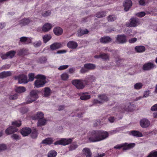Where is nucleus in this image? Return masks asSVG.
<instances>
[{"mask_svg":"<svg viewBox=\"0 0 157 157\" xmlns=\"http://www.w3.org/2000/svg\"><path fill=\"white\" fill-rule=\"evenodd\" d=\"M156 67V65L151 62H148L143 65L142 69L144 71H147L153 69Z\"/></svg>","mask_w":157,"mask_h":157,"instance_id":"nucleus-8","label":"nucleus"},{"mask_svg":"<svg viewBox=\"0 0 157 157\" xmlns=\"http://www.w3.org/2000/svg\"><path fill=\"white\" fill-rule=\"evenodd\" d=\"M11 75V72L10 71H3L0 73V78H2L8 76H10Z\"/></svg>","mask_w":157,"mask_h":157,"instance_id":"nucleus-26","label":"nucleus"},{"mask_svg":"<svg viewBox=\"0 0 157 157\" xmlns=\"http://www.w3.org/2000/svg\"><path fill=\"white\" fill-rule=\"evenodd\" d=\"M109 136V133L106 131L94 130L89 132L87 138L90 142H97L105 140Z\"/></svg>","mask_w":157,"mask_h":157,"instance_id":"nucleus-1","label":"nucleus"},{"mask_svg":"<svg viewBox=\"0 0 157 157\" xmlns=\"http://www.w3.org/2000/svg\"><path fill=\"white\" fill-rule=\"evenodd\" d=\"M12 124L14 126L19 127L21 124L20 121H16L12 122Z\"/></svg>","mask_w":157,"mask_h":157,"instance_id":"nucleus-46","label":"nucleus"},{"mask_svg":"<svg viewBox=\"0 0 157 157\" xmlns=\"http://www.w3.org/2000/svg\"><path fill=\"white\" fill-rule=\"evenodd\" d=\"M150 121L146 118H143L141 119L140 122V126L143 128H146L150 125Z\"/></svg>","mask_w":157,"mask_h":157,"instance_id":"nucleus-11","label":"nucleus"},{"mask_svg":"<svg viewBox=\"0 0 157 157\" xmlns=\"http://www.w3.org/2000/svg\"><path fill=\"white\" fill-rule=\"evenodd\" d=\"M36 80L35 81L34 85L36 88L43 86L46 82V77L44 75H38L36 77Z\"/></svg>","mask_w":157,"mask_h":157,"instance_id":"nucleus-2","label":"nucleus"},{"mask_svg":"<svg viewBox=\"0 0 157 157\" xmlns=\"http://www.w3.org/2000/svg\"><path fill=\"white\" fill-rule=\"evenodd\" d=\"M98 97L100 101H98L97 99H94L93 101L94 104H98L107 101L109 99L107 96L104 94L99 95Z\"/></svg>","mask_w":157,"mask_h":157,"instance_id":"nucleus-7","label":"nucleus"},{"mask_svg":"<svg viewBox=\"0 0 157 157\" xmlns=\"http://www.w3.org/2000/svg\"><path fill=\"white\" fill-rule=\"evenodd\" d=\"M95 80L94 76L92 75L88 76L85 80H83L85 85H87L89 83L93 82Z\"/></svg>","mask_w":157,"mask_h":157,"instance_id":"nucleus-22","label":"nucleus"},{"mask_svg":"<svg viewBox=\"0 0 157 157\" xmlns=\"http://www.w3.org/2000/svg\"><path fill=\"white\" fill-rule=\"evenodd\" d=\"M135 49L137 52H142L145 51V48L143 46H136L135 48Z\"/></svg>","mask_w":157,"mask_h":157,"instance_id":"nucleus-30","label":"nucleus"},{"mask_svg":"<svg viewBox=\"0 0 157 157\" xmlns=\"http://www.w3.org/2000/svg\"><path fill=\"white\" fill-rule=\"evenodd\" d=\"M101 58L105 60H107L109 59V56L105 54H101Z\"/></svg>","mask_w":157,"mask_h":157,"instance_id":"nucleus-56","label":"nucleus"},{"mask_svg":"<svg viewBox=\"0 0 157 157\" xmlns=\"http://www.w3.org/2000/svg\"><path fill=\"white\" fill-rule=\"evenodd\" d=\"M53 32L54 34L57 36L61 35L63 33V29L59 27H57L53 29Z\"/></svg>","mask_w":157,"mask_h":157,"instance_id":"nucleus-20","label":"nucleus"},{"mask_svg":"<svg viewBox=\"0 0 157 157\" xmlns=\"http://www.w3.org/2000/svg\"><path fill=\"white\" fill-rule=\"evenodd\" d=\"M46 120L45 119H42L39 120L37 123L38 126H41L45 125L46 123Z\"/></svg>","mask_w":157,"mask_h":157,"instance_id":"nucleus-32","label":"nucleus"},{"mask_svg":"<svg viewBox=\"0 0 157 157\" xmlns=\"http://www.w3.org/2000/svg\"><path fill=\"white\" fill-rule=\"evenodd\" d=\"M112 39L109 36H104L101 37L100 39V42L103 43H107L112 41Z\"/></svg>","mask_w":157,"mask_h":157,"instance_id":"nucleus-21","label":"nucleus"},{"mask_svg":"<svg viewBox=\"0 0 157 157\" xmlns=\"http://www.w3.org/2000/svg\"><path fill=\"white\" fill-rule=\"evenodd\" d=\"M157 151H152L151 152L147 157H157Z\"/></svg>","mask_w":157,"mask_h":157,"instance_id":"nucleus-47","label":"nucleus"},{"mask_svg":"<svg viewBox=\"0 0 157 157\" xmlns=\"http://www.w3.org/2000/svg\"><path fill=\"white\" fill-rule=\"evenodd\" d=\"M11 138L15 140H18L20 139L19 136L16 134H13L11 136Z\"/></svg>","mask_w":157,"mask_h":157,"instance_id":"nucleus-55","label":"nucleus"},{"mask_svg":"<svg viewBox=\"0 0 157 157\" xmlns=\"http://www.w3.org/2000/svg\"><path fill=\"white\" fill-rule=\"evenodd\" d=\"M132 31L130 29L127 30V34L129 36H134V34L132 33Z\"/></svg>","mask_w":157,"mask_h":157,"instance_id":"nucleus-59","label":"nucleus"},{"mask_svg":"<svg viewBox=\"0 0 157 157\" xmlns=\"http://www.w3.org/2000/svg\"><path fill=\"white\" fill-rule=\"evenodd\" d=\"M71 83L78 89H82L85 86V83L83 80L75 79L72 80Z\"/></svg>","mask_w":157,"mask_h":157,"instance_id":"nucleus-5","label":"nucleus"},{"mask_svg":"<svg viewBox=\"0 0 157 157\" xmlns=\"http://www.w3.org/2000/svg\"><path fill=\"white\" fill-rule=\"evenodd\" d=\"M116 17L115 16L112 15L109 16L108 18V21H113L115 20Z\"/></svg>","mask_w":157,"mask_h":157,"instance_id":"nucleus-52","label":"nucleus"},{"mask_svg":"<svg viewBox=\"0 0 157 157\" xmlns=\"http://www.w3.org/2000/svg\"><path fill=\"white\" fill-rule=\"evenodd\" d=\"M62 44L60 43H55L51 45L50 48L52 50H54L62 48Z\"/></svg>","mask_w":157,"mask_h":157,"instance_id":"nucleus-19","label":"nucleus"},{"mask_svg":"<svg viewBox=\"0 0 157 157\" xmlns=\"http://www.w3.org/2000/svg\"><path fill=\"white\" fill-rule=\"evenodd\" d=\"M18 95L17 94H15L14 95H11L9 97V98L10 100H15L17 99Z\"/></svg>","mask_w":157,"mask_h":157,"instance_id":"nucleus-57","label":"nucleus"},{"mask_svg":"<svg viewBox=\"0 0 157 157\" xmlns=\"http://www.w3.org/2000/svg\"><path fill=\"white\" fill-rule=\"evenodd\" d=\"M67 47L69 48L75 49L78 46L77 43L73 41H70L67 44Z\"/></svg>","mask_w":157,"mask_h":157,"instance_id":"nucleus-18","label":"nucleus"},{"mask_svg":"<svg viewBox=\"0 0 157 157\" xmlns=\"http://www.w3.org/2000/svg\"><path fill=\"white\" fill-rule=\"evenodd\" d=\"M51 14V12L50 11H44L42 13V15L45 17L49 16Z\"/></svg>","mask_w":157,"mask_h":157,"instance_id":"nucleus-51","label":"nucleus"},{"mask_svg":"<svg viewBox=\"0 0 157 157\" xmlns=\"http://www.w3.org/2000/svg\"><path fill=\"white\" fill-rule=\"evenodd\" d=\"M16 92L19 94H21L25 92L26 90V89L24 86H19L15 89Z\"/></svg>","mask_w":157,"mask_h":157,"instance_id":"nucleus-27","label":"nucleus"},{"mask_svg":"<svg viewBox=\"0 0 157 157\" xmlns=\"http://www.w3.org/2000/svg\"><path fill=\"white\" fill-rule=\"evenodd\" d=\"M7 53L8 56V58H11L14 56L16 52L14 51H10Z\"/></svg>","mask_w":157,"mask_h":157,"instance_id":"nucleus-38","label":"nucleus"},{"mask_svg":"<svg viewBox=\"0 0 157 157\" xmlns=\"http://www.w3.org/2000/svg\"><path fill=\"white\" fill-rule=\"evenodd\" d=\"M61 79L63 81L67 80L69 78L68 74L66 73H63L61 75Z\"/></svg>","mask_w":157,"mask_h":157,"instance_id":"nucleus-33","label":"nucleus"},{"mask_svg":"<svg viewBox=\"0 0 157 157\" xmlns=\"http://www.w3.org/2000/svg\"><path fill=\"white\" fill-rule=\"evenodd\" d=\"M44 117V115L41 112H38L33 117V118L34 120L38 119L39 120H40L43 119Z\"/></svg>","mask_w":157,"mask_h":157,"instance_id":"nucleus-23","label":"nucleus"},{"mask_svg":"<svg viewBox=\"0 0 157 157\" xmlns=\"http://www.w3.org/2000/svg\"><path fill=\"white\" fill-rule=\"evenodd\" d=\"M31 137L33 138H36L37 136V131L36 128L34 129L32 132L31 134Z\"/></svg>","mask_w":157,"mask_h":157,"instance_id":"nucleus-44","label":"nucleus"},{"mask_svg":"<svg viewBox=\"0 0 157 157\" xmlns=\"http://www.w3.org/2000/svg\"><path fill=\"white\" fill-rule=\"evenodd\" d=\"M78 145L76 143L74 142L69 147V150L72 151L75 150L78 147Z\"/></svg>","mask_w":157,"mask_h":157,"instance_id":"nucleus-41","label":"nucleus"},{"mask_svg":"<svg viewBox=\"0 0 157 157\" xmlns=\"http://www.w3.org/2000/svg\"><path fill=\"white\" fill-rule=\"evenodd\" d=\"M7 148L6 144H0V152L6 150Z\"/></svg>","mask_w":157,"mask_h":157,"instance_id":"nucleus-43","label":"nucleus"},{"mask_svg":"<svg viewBox=\"0 0 157 157\" xmlns=\"http://www.w3.org/2000/svg\"><path fill=\"white\" fill-rule=\"evenodd\" d=\"M150 94V91L149 90L145 91L144 92L143 96L144 98H147L149 96Z\"/></svg>","mask_w":157,"mask_h":157,"instance_id":"nucleus-50","label":"nucleus"},{"mask_svg":"<svg viewBox=\"0 0 157 157\" xmlns=\"http://www.w3.org/2000/svg\"><path fill=\"white\" fill-rule=\"evenodd\" d=\"M32 20L29 18H25L21 20L19 24L21 26H25L28 24Z\"/></svg>","mask_w":157,"mask_h":157,"instance_id":"nucleus-15","label":"nucleus"},{"mask_svg":"<svg viewBox=\"0 0 157 157\" xmlns=\"http://www.w3.org/2000/svg\"><path fill=\"white\" fill-rule=\"evenodd\" d=\"M137 40V38L135 37L132 38L128 40V42L130 43H133L136 42Z\"/></svg>","mask_w":157,"mask_h":157,"instance_id":"nucleus-61","label":"nucleus"},{"mask_svg":"<svg viewBox=\"0 0 157 157\" xmlns=\"http://www.w3.org/2000/svg\"><path fill=\"white\" fill-rule=\"evenodd\" d=\"M132 5V1L130 0H126L123 3L124 10L127 11L129 10Z\"/></svg>","mask_w":157,"mask_h":157,"instance_id":"nucleus-13","label":"nucleus"},{"mask_svg":"<svg viewBox=\"0 0 157 157\" xmlns=\"http://www.w3.org/2000/svg\"><path fill=\"white\" fill-rule=\"evenodd\" d=\"M134 106L133 105H131L129 104V105L126 106L124 109V111H131L133 108Z\"/></svg>","mask_w":157,"mask_h":157,"instance_id":"nucleus-40","label":"nucleus"},{"mask_svg":"<svg viewBox=\"0 0 157 157\" xmlns=\"http://www.w3.org/2000/svg\"><path fill=\"white\" fill-rule=\"evenodd\" d=\"M32 42V38H31L26 37V44H29L31 43Z\"/></svg>","mask_w":157,"mask_h":157,"instance_id":"nucleus-64","label":"nucleus"},{"mask_svg":"<svg viewBox=\"0 0 157 157\" xmlns=\"http://www.w3.org/2000/svg\"><path fill=\"white\" fill-rule=\"evenodd\" d=\"M51 38V36L50 34H47L43 37V41L44 43H46Z\"/></svg>","mask_w":157,"mask_h":157,"instance_id":"nucleus-34","label":"nucleus"},{"mask_svg":"<svg viewBox=\"0 0 157 157\" xmlns=\"http://www.w3.org/2000/svg\"><path fill=\"white\" fill-rule=\"evenodd\" d=\"M41 44V42L40 40L34 42L33 44L34 46L35 47H39Z\"/></svg>","mask_w":157,"mask_h":157,"instance_id":"nucleus-54","label":"nucleus"},{"mask_svg":"<svg viewBox=\"0 0 157 157\" xmlns=\"http://www.w3.org/2000/svg\"><path fill=\"white\" fill-rule=\"evenodd\" d=\"M135 145L134 143H131L128 144L127 143L117 144L115 146L114 148L115 149H120L123 147V150H127L133 147Z\"/></svg>","mask_w":157,"mask_h":157,"instance_id":"nucleus-4","label":"nucleus"},{"mask_svg":"<svg viewBox=\"0 0 157 157\" xmlns=\"http://www.w3.org/2000/svg\"><path fill=\"white\" fill-rule=\"evenodd\" d=\"M15 79H18L19 83H27L29 81L26 76L22 75L15 77Z\"/></svg>","mask_w":157,"mask_h":157,"instance_id":"nucleus-10","label":"nucleus"},{"mask_svg":"<svg viewBox=\"0 0 157 157\" xmlns=\"http://www.w3.org/2000/svg\"><path fill=\"white\" fill-rule=\"evenodd\" d=\"M127 37L124 35H118L116 37V42L118 44H122L127 42Z\"/></svg>","mask_w":157,"mask_h":157,"instance_id":"nucleus-9","label":"nucleus"},{"mask_svg":"<svg viewBox=\"0 0 157 157\" xmlns=\"http://www.w3.org/2000/svg\"><path fill=\"white\" fill-rule=\"evenodd\" d=\"M106 15L105 12H101L98 13L96 15V16L98 18L102 17Z\"/></svg>","mask_w":157,"mask_h":157,"instance_id":"nucleus-42","label":"nucleus"},{"mask_svg":"<svg viewBox=\"0 0 157 157\" xmlns=\"http://www.w3.org/2000/svg\"><path fill=\"white\" fill-rule=\"evenodd\" d=\"M83 153L86 157H91L92 153L90 152V149L88 148H85L82 150Z\"/></svg>","mask_w":157,"mask_h":157,"instance_id":"nucleus-25","label":"nucleus"},{"mask_svg":"<svg viewBox=\"0 0 157 157\" xmlns=\"http://www.w3.org/2000/svg\"><path fill=\"white\" fill-rule=\"evenodd\" d=\"M29 79L28 80L29 81H33L34 78V74L33 73H30L28 75Z\"/></svg>","mask_w":157,"mask_h":157,"instance_id":"nucleus-49","label":"nucleus"},{"mask_svg":"<svg viewBox=\"0 0 157 157\" xmlns=\"http://www.w3.org/2000/svg\"><path fill=\"white\" fill-rule=\"evenodd\" d=\"M146 14L144 12H142L138 13L136 14V15L139 17H142Z\"/></svg>","mask_w":157,"mask_h":157,"instance_id":"nucleus-58","label":"nucleus"},{"mask_svg":"<svg viewBox=\"0 0 157 157\" xmlns=\"http://www.w3.org/2000/svg\"><path fill=\"white\" fill-rule=\"evenodd\" d=\"M52 28V25L49 23L45 24L42 27V30L44 32H48Z\"/></svg>","mask_w":157,"mask_h":157,"instance_id":"nucleus-24","label":"nucleus"},{"mask_svg":"<svg viewBox=\"0 0 157 157\" xmlns=\"http://www.w3.org/2000/svg\"><path fill=\"white\" fill-rule=\"evenodd\" d=\"M27 111V109L25 108H23L20 110V112L22 114L26 113Z\"/></svg>","mask_w":157,"mask_h":157,"instance_id":"nucleus-62","label":"nucleus"},{"mask_svg":"<svg viewBox=\"0 0 157 157\" xmlns=\"http://www.w3.org/2000/svg\"><path fill=\"white\" fill-rule=\"evenodd\" d=\"M130 134L136 137H141L143 136L141 132L136 130L132 131L131 132Z\"/></svg>","mask_w":157,"mask_h":157,"instance_id":"nucleus-29","label":"nucleus"},{"mask_svg":"<svg viewBox=\"0 0 157 157\" xmlns=\"http://www.w3.org/2000/svg\"><path fill=\"white\" fill-rule=\"evenodd\" d=\"M17 129L16 128L13 127V126H10L5 131L6 133L9 135L17 132Z\"/></svg>","mask_w":157,"mask_h":157,"instance_id":"nucleus-17","label":"nucleus"},{"mask_svg":"<svg viewBox=\"0 0 157 157\" xmlns=\"http://www.w3.org/2000/svg\"><path fill=\"white\" fill-rule=\"evenodd\" d=\"M31 132V129L29 128H23L21 130V133L24 136H26L29 134Z\"/></svg>","mask_w":157,"mask_h":157,"instance_id":"nucleus-16","label":"nucleus"},{"mask_svg":"<svg viewBox=\"0 0 157 157\" xmlns=\"http://www.w3.org/2000/svg\"><path fill=\"white\" fill-rule=\"evenodd\" d=\"M51 90L48 87H46L44 90V95L45 97H48L50 94Z\"/></svg>","mask_w":157,"mask_h":157,"instance_id":"nucleus-35","label":"nucleus"},{"mask_svg":"<svg viewBox=\"0 0 157 157\" xmlns=\"http://www.w3.org/2000/svg\"><path fill=\"white\" fill-rule=\"evenodd\" d=\"M57 153L55 151H50L48 154V157H55L57 155Z\"/></svg>","mask_w":157,"mask_h":157,"instance_id":"nucleus-39","label":"nucleus"},{"mask_svg":"<svg viewBox=\"0 0 157 157\" xmlns=\"http://www.w3.org/2000/svg\"><path fill=\"white\" fill-rule=\"evenodd\" d=\"M138 20L135 18H132L130 20V22L126 24L127 27H134L137 26L138 23Z\"/></svg>","mask_w":157,"mask_h":157,"instance_id":"nucleus-12","label":"nucleus"},{"mask_svg":"<svg viewBox=\"0 0 157 157\" xmlns=\"http://www.w3.org/2000/svg\"><path fill=\"white\" fill-rule=\"evenodd\" d=\"M0 56L1 58L3 59H5L8 58V56L7 53H1L0 54Z\"/></svg>","mask_w":157,"mask_h":157,"instance_id":"nucleus-48","label":"nucleus"},{"mask_svg":"<svg viewBox=\"0 0 157 157\" xmlns=\"http://www.w3.org/2000/svg\"><path fill=\"white\" fill-rule=\"evenodd\" d=\"M39 92L37 90H33L31 91L29 95L26 98V104L31 103L35 101L38 98Z\"/></svg>","mask_w":157,"mask_h":157,"instance_id":"nucleus-3","label":"nucleus"},{"mask_svg":"<svg viewBox=\"0 0 157 157\" xmlns=\"http://www.w3.org/2000/svg\"><path fill=\"white\" fill-rule=\"evenodd\" d=\"M47 59L45 57H43L39 58L38 60V62L40 63H46L47 61Z\"/></svg>","mask_w":157,"mask_h":157,"instance_id":"nucleus-45","label":"nucleus"},{"mask_svg":"<svg viewBox=\"0 0 157 157\" xmlns=\"http://www.w3.org/2000/svg\"><path fill=\"white\" fill-rule=\"evenodd\" d=\"M80 98L82 100H86L90 98V95L88 93H81L79 94Z\"/></svg>","mask_w":157,"mask_h":157,"instance_id":"nucleus-14","label":"nucleus"},{"mask_svg":"<svg viewBox=\"0 0 157 157\" xmlns=\"http://www.w3.org/2000/svg\"><path fill=\"white\" fill-rule=\"evenodd\" d=\"M143 85L141 82H138L135 84L134 86V89L136 90H139L142 88Z\"/></svg>","mask_w":157,"mask_h":157,"instance_id":"nucleus-37","label":"nucleus"},{"mask_svg":"<svg viewBox=\"0 0 157 157\" xmlns=\"http://www.w3.org/2000/svg\"><path fill=\"white\" fill-rule=\"evenodd\" d=\"M69 67L68 65H62L58 67V69L59 70H64L67 69Z\"/></svg>","mask_w":157,"mask_h":157,"instance_id":"nucleus-53","label":"nucleus"},{"mask_svg":"<svg viewBox=\"0 0 157 157\" xmlns=\"http://www.w3.org/2000/svg\"><path fill=\"white\" fill-rule=\"evenodd\" d=\"M72 141L71 139L63 138L59 140L54 143L55 145H66L70 143Z\"/></svg>","mask_w":157,"mask_h":157,"instance_id":"nucleus-6","label":"nucleus"},{"mask_svg":"<svg viewBox=\"0 0 157 157\" xmlns=\"http://www.w3.org/2000/svg\"><path fill=\"white\" fill-rule=\"evenodd\" d=\"M115 61L117 65L119 66L120 65L121 63L123 62L124 60L118 57L115 58Z\"/></svg>","mask_w":157,"mask_h":157,"instance_id":"nucleus-36","label":"nucleus"},{"mask_svg":"<svg viewBox=\"0 0 157 157\" xmlns=\"http://www.w3.org/2000/svg\"><path fill=\"white\" fill-rule=\"evenodd\" d=\"M53 141L52 138H48L43 140L42 142V144H52Z\"/></svg>","mask_w":157,"mask_h":157,"instance_id":"nucleus-31","label":"nucleus"},{"mask_svg":"<svg viewBox=\"0 0 157 157\" xmlns=\"http://www.w3.org/2000/svg\"><path fill=\"white\" fill-rule=\"evenodd\" d=\"M104 153H97L94 156V157H102L105 155Z\"/></svg>","mask_w":157,"mask_h":157,"instance_id":"nucleus-60","label":"nucleus"},{"mask_svg":"<svg viewBox=\"0 0 157 157\" xmlns=\"http://www.w3.org/2000/svg\"><path fill=\"white\" fill-rule=\"evenodd\" d=\"M152 111H157V104L153 105L151 108Z\"/></svg>","mask_w":157,"mask_h":157,"instance_id":"nucleus-63","label":"nucleus"},{"mask_svg":"<svg viewBox=\"0 0 157 157\" xmlns=\"http://www.w3.org/2000/svg\"><path fill=\"white\" fill-rule=\"evenodd\" d=\"M84 67L87 68V70H92L95 68V65L92 63H86L84 65Z\"/></svg>","mask_w":157,"mask_h":157,"instance_id":"nucleus-28","label":"nucleus"}]
</instances>
